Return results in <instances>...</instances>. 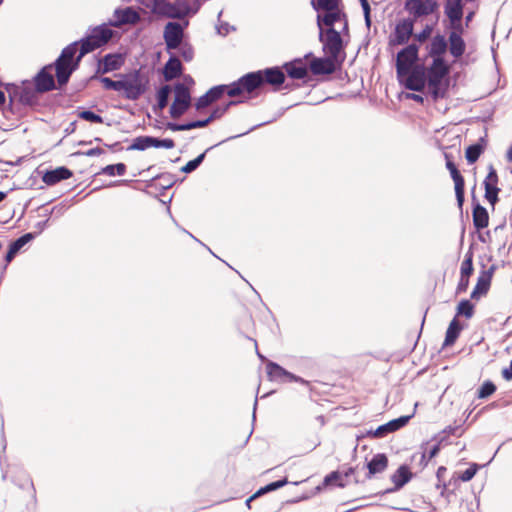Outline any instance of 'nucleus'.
<instances>
[{
	"instance_id": "47",
	"label": "nucleus",
	"mask_w": 512,
	"mask_h": 512,
	"mask_svg": "<svg viewBox=\"0 0 512 512\" xmlns=\"http://www.w3.org/2000/svg\"><path fill=\"white\" fill-rule=\"evenodd\" d=\"M101 83L104 88L108 90L122 91V88L124 87V80L114 81L108 77H102Z\"/></svg>"
},
{
	"instance_id": "41",
	"label": "nucleus",
	"mask_w": 512,
	"mask_h": 512,
	"mask_svg": "<svg viewBox=\"0 0 512 512\" xmlns=\"http://www.w3.org/2000/svg\"><path fill=\"white\" fill-rule=\"evenodd\" d=\"M481 153H482L481 145H479V144L470 145L466 149V153H465L468 163L473 164L474 162H476L478 160V158L480 157Z\"/></svg>"
},
{
	"instance_id": "63",
	"label": "nucleus",
	"mask_w": 512,
	"mask_h": 512,
	"mask_svg": "<svg viewBox=\"0 0 512 512\" xmlns=\"http://www.w3.org/2000/svg\"><path fill=\"white\" fill-rule=\"evenodd\" d=\"M187 127H188L187 123H185V124H177V123L169 122L167 124V129L172 130V131H186Z\"/></svg>"
},
{
	"instance_id": "38",
	"label": "nucleus",
	"mask_w": 512,
	"mask_h": 512,
	"mask_svg": "<svg viewBox=\"0 0 512 512\" xmlns=\"http://www.w3.org/2000/svg\"><path fill=\"white\" fill-rule=\"evenodd\" d=\"M151 147V136H139L136 137L128 150H139L143 151Z\"/></svg>"
},
{
	"instance_id": "31",
	"label": "nucleus",
	"mask_w": 512,
	"mask_h": 512,
	"mask_svg": "<svg viewBox=\"0 0 512 512\" xmlns=\"http://www.w3.org/2000/svg\"><path fill=\"white\" fill-rule=\"evenodd\" d=\"M55 70L59 85H64L68 82L70 75L74 70V67L71 64L64 63L60 60H56Z\"/></svg>"
},
{
	"instance_id": "43",
	"label": "nucleus",
	"mask_w": 512,
	"mask_h": 512,
	"mask_svg": "<svg viewBox=\"0 0 512 512\" xmlns=\"http://www.w3.org/2000/svg\"><path fill=\"white\" fill-rule=\"evenodd\" d=\"M472 272H473V255H472V253L468 252L465 255V258L461 263L460 275L470 277Z\"/></svg>"
},
{
	"instance_id": "54",
	"label": "nucleus",
	"mask_w": 512,
	"mask_h": 512,
	"mask_svg": "<svg viewBox=\"0 0 512 512\" xmlns=\"http://www.w3.org/2000/svg\"><path fill=\"white\" fill-rule=\"evenodd\" d=\"M79 117L81 119H84L86 121H90L93 123H102L103 122V119L100 115L95 114L94 112H92L90 110H85V111L80 112Z\"/></svg>"
},
{
	"instance_id": "18",
	"label": "nucleus",
	"mask_w": 512,
	"mask_h": 512,
	"mask_svg": "<svg viewBox=\"0 0 512 512\" xmlns=\"http://www.w3.org/2000/svg\"><path fill=\"white\" fill-rule=\"evenodd\" d=\"M260 75L263 79V84L267 83L270 85H281L284 83L285 75L279 67L267 68L259 70Z\"/></svg>"
},
{
	"instance_id": "29",
	"label": "nucleus",
	"mask_w": 512,
	"mask_h": 512,
	"mask_svg": "<svg viewBox=\"0 0 512 512\" xmlns=\"http://www.w3.org/2000/svg\"><path fill=\"white\" fill-rule=\"evenodd\" d=\"M447 50V41L443 35H436L431 40L429 55L434 58L442 57Z\"/></svg>"
},
{
	"instance_id": "6",
	"label": "nucleus",
	"mask_w": 512,
	"mask_h": 512,
	"mask_svg": "<svg viewBox=\"0 0 512 512\" xmlns=\"http://www.w3.org/2000/svg\"><path fill=\"white\" fill-rule=\"evenodd\" d=\"M152 11L154 13L166 15L169 18L182 19L191 13V7L187 2L170 4L162 0H155Z\"/></svg>"
},
{
	"instance_id": "33",
	"label": "nucleus",
	"mask_w": 512,
	"mask_h": 512,
	"mask_svg": "<svg viewBox=\"0 0 512 512\" xmlns=\"http://www.w3.org/2000/svg\"><path fill=\"white\" fill-rule=\"evenodd\" d=\"M312 8L317 11L335 10L342 6V0H311Z\"/></svg>"
},
{
	"instance_id": "13",
	"label": "nucleus",
	"mask_w": 512,
	"mask_h": 512,
	"mask_svg": "<svg viewBox=\"0 0 512 512\" xmlns=\"http://www.w3.org/2000/svg\"><path fill=\"white\" fill-rule=\"evenodd\" d=\"M405 87L412 91H422L425 87L427 77L426 71L422 66H416L405 74Z\"/></svg>"
},
{
	"instance_id": "34",
	"label": "nucleus",
	"mask_w": 512,
	"mask_h": 512,
	"mask_svg": "<svg viewBox=\"0 0 512 512\" xmlns=\"http://www.w3.org/2000/svg\"><path fill=\"white\" fill-rule=\"evenodd\" d=\"M122 64L121 57L115 54H107L102 62V72L107 73L120 68Z\"/></svg>"
},
{
	"instance_id": "46",
	"label": "nucleus",
	"mask_w": 512,
	"mask_h": 512,
	"mask_svg": "<svg viewBox=\"0 0 512 512\" xmlns=\"http://www.w3.org/2000/svg\"><path fill=\"white\" fill-rule=\"evenodd\" d=\"M287 484V479H281V480H278V481H275V482H272L268 485H266L265 487H262L260 488L256 493H255V496H261L265 493H268V492H271V491H274L276 489H279L281 487H283L284 485Z\"/></svg>"
},
{
	"instance_id": "56",
	"label": "nucleus",
	"mask_w": 512,
	"mask_h": 512,
	"mask_svg": "<svg viewBox=\"0 0 512 512\" xmlns=\"http://www.w3.org/2000/svg\"><path fill=\"white\" fill-rule=\"evenodd\" d=\"M34 237H35V234L26 233V234L22 235L21 237H19L18 239H16L11 244L14 246V248H17L18 250H20L24 245H26L28 242H30L32 239H34Z\"/></svg>"
},
{
	"instance_id": "15",
	"label": "nucleus",
	"mask_w": 512,
	"mask_h": 512,
	"mask_svg": "<svg viewBox=\"0 0 512 512\" xmlns=\"http://www.w3.org/2000/svg\"><path fill=\"white\" fill-rule=\"evenodd\" d=\"M52 66L44 67L35 77V87L38 92H47L54 88L55 82L51 73Z\"/></svg>"
},
{
	"instance_id": "25",
	"label": "nucleus",
	"mask_w": 512,
	"mask_h": 512,
	"mask_svg": "<svg viewBox=\"0 0 512 512\" xmlns=\"http://www.w3.org/2000/svg\"><path fill=\"white\" fill-rule=\"evenodd\" d=\"M449 52L454 58H460L466 49L465 41L462 36H459V33H450L449 34Z\"/></svg>"
},
{
	"instance_id": "2",
	"label": "nucleus",
	"mask_w": 512,
	"mask_h": 512,
	"mask_svg": "<svg viewBox=\"0 0 512 512\" xmlns=\"http://www.w3.org/2000/svg\"><path fill=\"white\" fill-rule=\"evenodd\" d=\"M319 40L323 45V50L326 55L334 58L335 60H339L341 62L343 60V40L338 31L334 28H327L326 30L321 29L319 31Z\"/></svg>"
},
{
	"instance_id": "23",
	"label": "nucleus",
	"mask_w": 512,
	"mask_h": 512,
	"mask_svg": "<svg viewBox=\"0 0 512 512\" xmlns=\"http://www.w3.org/2000/svg\"><path fill=\"white\" fill-rule=\"evenodd\" d=\"M445 14L450 22L461 21L463 17V0H447Z\"/></svg>"
},
{
	"instance_id": "58",
	"label": "nucleus",
	"mask_w": 512,
	"mask_h": 512,
	"mask_svg": "<svg viewBox=\"0 0 512 512\" xmlns=\"http://www.w3.org/2000/svg\"><path fill=\"white\" fill-rule=\"evenodd\" d=\"M213 102L210 100L209 96L205 93L201 97L198 98V100L195 103L196 110L200 111L206 107H208Z\"/></svg>"
},
{
	"instance_id": "60",
	"label": "nucleus",
	"mask_w": 512,
	"mask_h": 512,
	"mask_svg": "<svg viewBox=\"0 0 512 512\" xmlns=\"http://www.w3.org/2000/svg\"><path fill=\"white\" fill-rule=\"evenodd\" d=\"M210 123V119L209 118H206L204 120H197V121H192V122H188L187 123V130H192V129H195V128H203L205 126H207L208 124Z\"/></svg>"
},
{
	"instance_id": "55",
	"label": "nucleus",
	"mask_w": 512,
	"mask_h": 512,
	"mask_svg": "<svg viewBox=\"0 0 512 512\" xmlns=\"http://www.w3.org/2000/svg\"><path fill=\"white\" fill-rule=\"evenodd\" d=\"M477 470H478V465L472 464L469 468H467L464 472H462L459 475V479L463 482H468L475 476Z\"/></svg>"
},
{
	"instance_id": "7",
	"label": "nucleus",
	"mask_w": 512,
	"mask_h": 512,
	"mask_svg": "<svg viewBox=\"0 0 512 512\" xmlns=\"http://www.w3.org/2000/svg\"><path fill=\"white\" fill-rule=\"evenodd\" d=\"M418 59V46L410 44L397 54L396 71L398 78L402 79L411 70Z\"/></svg>"
},
{
	"instance_id": "35",
	"label": "nucleus",
	"mask_w": 512,
	"mask_h": 512,
	"mask_svg": "<svg viewBox=\"0 0 512 512\" xmlns=\"http://www.w3.org/2000/svg\"><path fill=\"white\" fill-rule=\"evenodd\" d=\"M490 286V278L486 275L479 276L477 280V284L474 287L471 298L478 299L482 295L486 294Z\"/></svg>"
},
{
	"instance_id": "14",
	"label": "nucleus",
	"mask_w": 512,
	"mask_h": 512,
	"mask_svg": "<svg viewBox=\"0 0 512 512\" xmlns=\"http://www.w3.org/2000/svg\"><path fill=\"white\" fill-rule=\"evenodd\" d=\"M336 61L328 55L324 58H314L310 62V70L315 75L331 74L335 71Z\"/></svg>"
},
{
	"instance_id": "4",
	"label": "nucleus",
	"mask_w": 512,
	"mask_h": 512,
	"mask_svg": "<svg viewBox=\"0 0 512 512\" xmlns=\"http://www.w3.org/2000/svg\"><path fill=\"white\" fill-rule=\"evenodd\" d=\"M261 85H263V79L260 72H251L229 85L228 96L236 97L245 92L251 93Z\"/></svg>"
},
{
	"instance_id": "8",
	"label": "nucleus",
	"mask_w": 512,
	"mask_h": 512,
	"mask_svg": "<svg viewBox=\"0 0 512 512\" xmlns=\"http://www.w3.org/2000/svg\"><path fill=\"white\" fill-rule=\"evenodd\" d=\"M438 7L436 0H406L404 6L405 10L415 19L433 14Z\"/></svg>"
},
{
	"instance_id": "40",
	"label": "nucleus",
	"mask_w": 512,
	"mask_h": 512,
	"mask_svg": "<svg viewBox=\"0 0 512 512\" xmlns=\"http://www.w3.org/2000/svg\"><path fill=\"white\" fill-rule=\"evenodd\" d=\"M170 92L171 88L169 85H164L158 90L157 101L159 109H164L167 106Z\"/></svg>"
},
{
	"instance_id": "17",
	"label": "nucleus",
	"mask_w": 512,
	"mask_h": 512,
	"mask_svg": "<svg viewBox=\"0 0 512 512\" xmlns=\"http://www.w3.org/2000/svg\"><path fill=\"white\" fill-rule=\"evenodd\" d=\"M414 22L411 19H403L395 28V37L398 44H405L413 34Z\"/></svg>"
},
{
	"instance_id": "32",
	"label": "nucleus",
	"mask_w": 512,
	"mask_h": 512,
	"mask_svg": "<svg viewBox=\"0 0 512 512\" xmlns=\"http://www.w3.org/2000/svg\"><path fill=\"white\" fill-rule=\"evenodd\" d=\"M461 329L462 327L460 326L459 322L456 319H453L446 331L444 346H450L454 344L460 334Z\"/></svg>"
},
{
	"instance_id": "28",
	"label": "nucleus",
	"mask_w": 512,
	"mask_h": 512,
	"mask_svg": "<svg viewBox=\"0 0 512 512\" xmlns=\"http://www.w3.org/2000/svg\"><path fill=\"white\" fill-rule=\"evenodd\" d=\"M449 172H450L451 177L455 184L456 200H457L458 206L461 208L464 203V187H465L464 178L458 171L457 167L449 170Z\"/></svg>"
},
{
	"instance_id": "12",
	"label": "nucleus",
	"mask_w": 512,
	"mask_h": 512,
	"mask_svg": "<svg viewBox=\"0 0 512 512\" xmlns=\"http://www.w3.org/2000/svg\"><path fill=\"white\" fill-rule=\"evenodd\" d=\"M267 374L270 378V380L273 381H289V382H299L304 385H309V382L299 376H296L277 363L274 362H268L266 365Z\"/></svg>"
},
{
	"instance_id": "16",
	"label": "nucleus",
	"mask_w": 512,
	"mask_h": 512,
	"mask_svg": "<svg viewBox=\"0 0 512 512\" xmlns=\"http://www.w3.org/2000/svg\"><path fill=\"white\" fill-rule=\"evenodd\" d=\"M411 416H401L397 419H393L386 424L379 426L373 435L377 438H382L389 433L395 432L400 428L404 427L410 420Z\"/></svg>"
},
{
	"instance_id": "19",
	"label": "nucleus",
	"mask_w": 512,
	"mask_h": 512,
	"mask_svg": "<svg viewBox=\"0 0 512 512\" xmlns=\"http://www.w3.org/2000/svg\"><path fill=\"white\" fill-rule=\"evenodd\" d=\"M39 93L31 84L24 85L18 91L19 101L23 105L35 106L38 103Z\"/></svg>"
},
{
	"instance_id": "42",
	"label": "nucleus",
	"mask_w": 512,
	"mask_h": 512,
	"mask_svg": "<svg viewBox=\"0 0 512 512\" xmlns=\"http://www.w3.org/2000/svg\"><path fill=\"white\" fill-rule=\"evenodd\" d=\"M126 172V166L123 163H117L113 165H107L103 168L102 173L108 176L119 175L122 176Z\"/></svg>"
},
{
	"instance_id": "22",
	"label": "nucleus",
	"mask_w": 512,
	"mask_h": 512,
	"mask_svg": "<svg viewBox=\"0 0 512 512\" xmlns=\"http://www.w3.org/2000/svg\"><path fill=\"white\" fill-rule=\"evenodd\" d=\"M473 225L477 230L486 228L489 224V214L487 209L479 203L474 204L472 210Z\"/></svg>"
},
{
	"instance_id": "48",
	"label": "nucleus",
	"mask_w": 512,
	"mask_h": 512,
	"mask_svg": "<svg viewBox=\"0 0 512 512\" xmlns=\"http://www.w3.org/2000/svg\"><path fill=\"white\" fill-rule=\"evenodd\" d=\"M204 158H205V152L200 154L199 156H197L195 159L187 162V164L181 168V171L183 173L193 172L200 166V164L203 162Z\"/></svg>"
},
{
	"instance_id": "9",
	"label": "nucleus",
	"mask_w": 512,
	"mask_h": 512,
	"mask_svg": "<svg viewBox=\"0 0 512 512\" xmlns=\"http://www.w3.org/2000/svg\"><path fill=\"white\" fill-rule=\"evenodd\" d=\"M140 20V14L133 7L117 8L113 12V19L109 21V25L120 28L124 25H135Z\"/></svg>"
},
{
	"instance_id": "57",
	"label": "nucleus",
	"mask_w": 512,
	"mask_h": 512,
	"mask_svg": "<svg viewBox=\"0 0 512 512\" xmlns=\"http://www.w3.org/2000/svg\"><path fill=\"white\" fill-rule=\"evenodd\" d=\"M180 54H181V57L189 62L193 59L194 57V50L193 48L188 45V44H183V45H180Z\"/></svg>"
},
{
	"instance_id": "49",
	"label": "nucleus",
	"mask_w": 512,
	"mask_h": 512,
	"mask_svg": "<svg viewBox=\"0 0 512 512\" xmlns=\"http://www.w3.org/2000/svg\"><path fill=\"white\" fill-rule=\"evenodd\" d=\"M496 391V386L491 381H486L478 390V398L484 399L491 396Z\"/></svg>"
},
{
	"instance_id": "45",
	"label": "nucleus",
	"mask_w": 512,
	"mask_h": 512,
	"mask_svg": "<svg viewBox=\"0 0 512 512\" xmlns=\"http://www.w3.org/2000/svg\"><path fill=\"white\" fill-rule=\"evenodd\" d=\"M474 306L469 300H462L457 307V315H463L466 318L473 316Z\"/></svg>"
},
{
	"instance_id": "26",
	"label": "nucleus",
	"mask_w": 512,
	"mask_h": 512,
	"mask_svg": "<svg viewBox=\"0 0 512 512\" xmlns=\"http://www.w3.org/2000/svg\"><path fill=\"white\" fill-rule=\"evenodd\" d=\"M182 72V64L176 57H170L163 69V76L166 81L177 78Z\"/></svg>"
},
{
	"instance_id": "10",
	"label": "nucleus",
	"mask_w": 512,
	"mask_h": 512,
	"mask_svg": "<svg viewBox=\"0 0 512 512\" xmlns=\"http://www.w3.org/2000/svg\"><path fill=\"white\" fill-rule=\"evenodd\" d=\"M324 15H317V26L319 31L323 29V26L327 28H333L336 22H343V30H348V20L346 14L342 10V6L337 7L335 10H326Z\"/></svg>"
},
{
	"instance_id": "21",
	"label": "nucleus",
	"mask_w": 512,
	"mask_h": 512,
	"mask_svg": "<svg viewBox=\"0 0 512 512\" xmlns=\"http://www.w3.org/2000/svg\"><path fill=\"white\" fill-rule=\"evenodd\" d=\"M72 172L66 167H58L54 170L47 171L43 176V181L47 185H54L61 180L69 179Z\"/></svg>"
},
{
	"instance_id": "3",
	"label": "nucleus",
	"mask_w": 512,
	"mask_h": 512,
	"mask_svg": "<svg viewBox=\"0 0 512 512\" xmlns=\"http://www.w3.org/2000/svg\"><path fill=\"white\" fill-rule=\"evenodd\" d=\"M449 67L445 63L443 57L434 58L431 66L429 67L426 77L428 87L434 99L439 97V87L443 78L448 74Z\"/></svg>"
},
{
	"instance_id": "44",
	"label": "nucleus",
	"mask_w": 512,
	"mask_h": 512,
	"mask_svg": "<svg viewBox=\"0 0 512 512\" xmlns=\"http://www.w3.org/2000/svg\"><path fill=\"white\" fill-rule=\"evenodd\" d=\"M229 85H218L209 89L206 94L212 102L217 101L226 92L228 94Z\"/></svg>"
},
{
	"instance_id": "36",
	"label": "nucleus",
	"mask_w": 512,
	"mask_h": 512,
	"mask_svg": "<svg viewBox=\"0 0 512 512\" xmlns=\"http://www.w3.org/2000/svg\"><path fill=\"white\" fill-rule=\"evenodd\" d=\"M122 91L125 92L126 98H128L130 100H136L142 94V89H141L140 85H138L134 82L125 81V80H124V87L122 88Z\"/></svg>"
},
{
	"instance_id": "52",
	"label": "nucleus",
	"mask_w": 512,
	"mask_h": 512,
	"mask_svg": "<svg viewBox=\"0 0 512 512\" xmlns=\"http://www.w3.org/2000/svg\"><path fill=\"white\" fill-rule=\"evenodd\" d=\"M500 192V188H485V199L491 204L492 208L494 209L495 204L498 202V194Z\"/></svg>"
},
{
	"instance_id": "20",
	"label": "nucleus",
	"mask_w": 512,
	"mask_h": 512,
	"mask_svg": "<svg viewBox=\"0 0 512 512\" xmlns=\"http://www.w3.org/2000/svg\"><path fill=\"white\" fill-rule=\"evenodd\" d=\"M284 69L288 76L292 79H303L307 76L308 71L301 59H295L284 65Z\"/></svg>"
},
{
	"instance_id": "37",
	"label": "nucleus",
	"mask_w": 512,
	"mask_h": 512,
	"mask_svg": "<svg viewBox=\"0 0 512 512\" xmlns=\"http://www.w3.org/2000/svg\"><path fill=\"white\" fill-rule=\"evenodd\" d=\"M347 484V481L343 480V475L340 472L334 471L325 476L323 485L324 486H330V485H336L338 487H345Z\"/></svg>"
},
{
	"instance_id": "62",
	"label": "nucleus",
	"mask_w": 512,
	"mask_h": 512,
	"mask_svg": "<svg viewBox=\"0 0 512 512\" xmlns=\"http://www.w3.org/2000/svg\"><path fill=\"white\" fill-rule=\"evenodd\" d=\"M103 153H104V150L102 148L96 147V148H91L85 152H82L81 154L84 156H87V157H95V156H99Z\"/></svg>"
},
{
	"instance_id": "53",
	"label": "nucleus",
	"mask_w": 512,
	"mask_h": 512,
	"mask_svg": "<svg viewBox=\"0 0 512 512\" xmlns=\"http://www.w3.org/2000/svg\"><path fill=\"white\" fill-rule=\"evenodd\" d=\"M174 146L175 143L172 139H158L151 137V147L172 149Z\"/></svg>"
},
{
	"instance_id": "51",
	"label": "nucleus",
	"mask_w": 512,
	"mask_h": 512,
	"mask_svg": "<svg viewBox=\"0 0 512 512\" xmlns=\"http://www.w3.org/2000/svg\"><path fill=\"white\" fill-rule=\"evenodd\" d=\"M236 103L237 102H235V101H229L226 105H224L222 107L218 106V107L214 108L212 113L208 117L210 119V122H212L215 119L221 118L226 113V111L230 108V106H232Z\"/></svg>"
},
{
	"instance_id": "27",
	"label": "nucleus",
	"mask_w": 512,
	"mask_h": 512,
	"mask_svg": "<svg viewBox=\"0 0 512 512\" xmlns=\"http://www.w3.org/2000/svg\"><path fill=\"white\" fill-rule=\"evenodd\" d=\"M449 172H450L451 177L455 184L456 200H457L458 206L461 208L464 203V187H465L464 178L458 171L457 167L449 170Z\"/></svg>"
},
{
	"instance_id": "61",
	"label": "nucleus",
	"mask_w": 512,
	"mask_h": 512,
	"mask_svg": "<svg viewBox=\"0 0 512 512\" xmlns=\"http://www.w3.org/2000/svg\"><path fill=\"white\" fill-rule=\"evenodd\" d=\"M469 286V277L460 275V280L457 285V293H462L467 290Z\"/></svg>"
},
{
	"instance_id": "24",
	"label": "nucleus",
	"mask_w": 512,
	"mask_h": 512,
	"mask_svg": "<svg viewBox=\"0 0 512 512\" xmlns=\"http://www.w3.org/2000/svg\"><path fill=\"white\" fill-rule=\"evenodd\" d=\"M388 466V459L385 454L379 453L376 454L371 461L367 464L368 468V478H371L373 475L382 473Z\"/></svg>"
},
{
	"instance_id": "30",
	"label": "nucleus",
	"mask_w": 512,
	"mask_h": 512,
	"mask_svg": "<svg viewBox=\"0 0 512 512\" xmlns=\"http://www.w3.org/2000/svg\"><path fill=\"white\" fill-rule=\"evenodd\" d=\"M412 474L406 465L400 466L397 471L391 476V481L395 484V489L402 488L410 481Z\"/></svg>"
},
{
	"instance_id": "59",
	"label": "nucleus",
	"mask_w": 512,
	"mask_h": 512,
	"mask_svg": "<svg viewBox=\"0 0 512 512\" xmlns=\"http://www.w3.org/2000/svg\"><path fill=\"white\" fill-rule=\"evenodd\" d=\"M432 30V26L426 25L420 33L415 35V38L421 43L425 42L431 36Z\"/></svg>"
},
{
	"instance_id": "1",
	"label": "nucleus",
	"mask_w": 512,
	"mask_h": 512,
	"mask_svg": "<svg viewBox=\"0 0 512 512\" xmlns=\"http://www.w3.org/2000/svg\"><path fill=\"white\" fill-rule=\"evenodd\" d=\"M114 35V31L106 24L96 26L90 30L87 37L80 41V53L77 61L84 55L107 44Z\"/></svg>"
},
{
	"instance_id": "39",
	"label": "nucleus",
	"mask_w": 512,
	"mask_h": 512,
	"mask_svg": "<svg viewBox=\"0 0 512 512\" xmlns=\"http://www.w3.org/2000/svg\"><path fill=\"white\" fill-rule=\"evenodd\" d=\"M78 42H74L65 47L57 60L63 61L64 63L71 64L73 57L77 51Z\"/></svg>"
},
{
	"instance_id": "50",
	"label": "nucleus",
	"mask_w": 512,
	"mask_h": 512,
	"mask_svg": "<svg viewBox=\"0 0 512 512\" xmlns=\"http://www.w3.org/2000/svg\"><path fill=\"white\" fill-rule=\"evenodd\" d=\"M498 175L496 170L493 168L492 165L489 167L488 175L486 176L484 180V187L485 188H496L498 187Z\"/></svg>"
},
{
	"instance_id": "64",
	"label": "nucleus",
	"mask_w": 512,
	"mask_h": 512,
	"mask_svg": "<svg viewBox=\"0 0 512 512\" xmlns=\"http://www.w3.org/2000/svg\"><path fill=\"white\" fill-rule=\"evenodd\" d=\"M19 250L17 248H14V246L12 244H10V247H9V250L5 256V260L6 262H10L12 261V259L15 257V255L17 254Z\"/></svg>"
},
{
	"instance_id": "11",
	"label": "nucleus",
	"mask_w": 512,
	"mask_h": 512,
	"mask_svg": "<svg viewBox=\"0 0 512 512\" xmlns=\"http://www.w3.org/2000/svg\"><path fill=\"white\" fill-rule=\"evenodd\" d=\"M184 36L183 27L177 22H168L164 27L163 38L168 50L180 47Z\"/></svg>"
},
{
	"instance_id": "5",
	"label": "nucleus",
	"mask_w": 512,
	"mask_h": 512,
	"mask_svg": "<svg viewBox=\"0 0 512 512\" xmlns=\"http://www.w3.org/2000/svg\"><path fill=\"white\" fill-rule=\"evenodd\" d=\"M174 101L170 106V115L173 118L182 116L191 105V94L185 83H177L174 86Z\"/></svg>"
}]
</instances>
